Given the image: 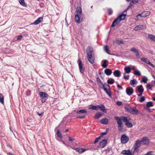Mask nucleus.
<instances>
[{
  "label": "nucleus",
  "mask_w": 155,
  "mask_h": 155,
  "mask_svg": "<svg viewBox=\"0 0 155 155\" xmlns=\"http://www.w3.org/2000/svg\"><path fill=\"white\" fill-rule=\"evenodd\" d=\"M131 69L129 67H125L124 68V70L126 73L127 74L130 73L131 71Z\"/></svg>",
  "instance_id": "bb28decb"
},
{
  "label": "nucleus",
  "mask_w": 155,
  "mask_h": 155,
  "mask_svg": "<svg viewBox=\"0 0 155 155\" xmlns=\"http://www.w3.org/2000/svg\"><path fill=\"white\" fill-rule=\"evenodd\" d=\"M76 14L81 15L82 10L80 7H77L76 8Z\"/></svg>",
  "instance_id": "cd10ccee"
},
{
  "label": "nucleus",
  "mask_w": 155,
  "mask_h": 155,
  "mask_svg": "<svg viewBox=\"0 0 155 155\" xmlns=\"http://www.w3.org/2000/svg\"><path fill=\"white\" fill-rule=\"evenodd\" d=\"M144 155H153L152 154V152H148L146 154H145Z\"/></svg>",
  "instance_id": "680f3d73"
},
{
  "label": "nucleus",
  "mask_w": 155,
  "mask_h": 155,
  "mask_svg": "<svg viewBox=\"0 0 155 155\" xmlns=\"http://www.w3.org/2000/svg\"><path fill=\"white\" fill-rule=\"evenodd\" d=\"M153 102L151 101L148 102L147 103V107H153Z\"/></svg>",
  "instance_id": "37998d69"
},
{
  "label": "nucleus",
  "mask_w": 155,
  "mask_h": 155,
  "mask_svg": "<svg viewBox=\"0 0 155 155\" xmlns=\"http://www.w3.org/2000/svg\"><path fill=\"white\" fill-rule=\"evenodd\" d=\"M148 80L146 78V77L144 76L143 77V79L140 81V82L142 83L143 82L145 83H147V81Z\"/></svg>",
  "instance_id": "79ce46f5"
},
{
  "label": "nucleus",
  "mask_w": 155,
  "mask_h": 155,
  "mask_svg": "<svg viewBox=\"0 0 155 155\" xmlns=\"http://www.w3.org/2000/svg\"><path fill=\"white\" fill-rule=\"evenodd\" d=\"M136 56L138 58L139 57V54L138 51H137L136 53Z\"/></svg>",
  "instance_id": "e2e57ef3"
},
{
  "label": "nucleus",
  "mask_w": 155,
  "mask_h": 155,
  "mask_svg": "<svg viewBox=\"0 0 155 155\" xmlns=\"http://www.w3.org/2000/svg\"><path fill=\"white\" fill-rule=\"evenodd\" d=\"M141 60L142 61H143L146 63L149 64L150 63V60L147 58H141Z\"/></svg>",
  "instance_id": "473e14b6"
},
{
  "label": "nucleus",
  "mask_w": 155,
  "mask_h": 155,
  "mask_svg": "<svg viewBox=\"0 0 155 155\" xmlns=\"http://www.w3.org/2000/svg\"><path fill=\"white\" fill-rule=\"evenodd\" d=\"M107 143V140H103L99 143L98 147L100 148H103L106 146Z\"/></svg>",
  "instance_id": "1a4fd4ad"
},
{
  "label": "nucleus",
  "mask_w": 155,
  "mask_h": 155,
  "mask_svg": "<svg viewBox=\"0 0 155 155\" xmlns=\"http://www.w3.org/2000/svg\"><path fill=\"white\" fill-rule=\"evenodd\" d=\"M37 114L39 116H42L44 114V112H42L41 113H39V112H37Z\"/></svg>",
  "instance_id": "052dcab7"
},
{
  "label": "nucleus",
  "mask_w": 155,
  "mask_h": 155,
  "mask_svg": "<svg viewBox=\"0 0 155 155\" xmlns=\"http://www.w3.org/2000/svg\"><path fill=\"white\" fill-rule=\"evenodd\" d=\"M87 57L89 62L93 64L94 62V57L93 48L90 46H89L86 49Z\"/></svg>",
  "instance_id": "f257e3e1"
},
{
  "label": "nucleus",
  "mask_w": 155,
  "mask_h": 155,
  "mask_svg": "<svg viewBox=\"0 0 155 155\" xmlns=\"http://www.w3.org/2000/svg\"><path fill=\"white\" fill-rule=\"evenodd\" d=\"M127 2L129 1L130 0H126ZM138 0H132V2L133 3H135L137 2Z\"/></svg>",
  "instance_id": "13d9d810"
},
{
  "label": "nucleus",
  "mask_w": 155,
  "mask_h": 155,
  "mask_svg": "<svg viewBox=\"0 0 155 155\" xmlns=\"http://www.w3.org/2000/svg\"><path fill=\"white\" fill-rule=\"evenodd\" d=\"M103 115V113H101L100 112H99L95 114L94 117L96 119H98L102 116Z\"/></svg>",
  "instance_id": "c756f323"
},
{
  "label": "nucleus",
  "mask_w": 155,
  "mask_h": 155,
  "mask_svg": "<svg viewBox=\"0 0 155 155\" xmlns=\"http://www.w3.org/2000/svg\"><path fill=\"white\" fill-rule=\"evenodd\" d=\"M144 28H145V27L143 25H139L136 26L134 28V30L135 31H137Z\"/></svg>",
  "instance_id": "412c9836"
},
{
  "label": "nucleus",
  "mask_w": 155,
  "mask_h": 155,
  "mask_svg": "<svg viewBox=\"0 0 155 155\" xmlns=\"http://www.w3.org/2000/svg\"><path fill=\"white\" fill-rule=\"evenodd\" d=\"M108 12L109 15H111L112 14V11L111 8H109L108 9Z\"/></svg>",
  "instance_id": "6e6d98bb"
},
{
  "label": "nucleus",
  "mask_w": 155,
  "mask_h": 155,
  "mask_svg": "<svg viewBox=\"0 0 155 155\" xmlns=\"http://www.w3.org/2000/svg\"><path fill=\"white\" fill-rule=\"evenodd\" d=\"M114 119L117 121L118 130L121 131L123 127V124L121 121V119L117 116L114 117Z\"/></svg>",
  "instance_id": "7ed1b4c3"
},
{
  "label": "nucleus",
  "mask_w": 155,
  "mask_h": 155,
  "mask_svg": "<svg viewBox=\"0 0 155 155\" xmlns=\"http://www.w3.org/2000/svg\"><path fill=\"white\" fill-rule=\"evenodd\" d=\"M43 18L42 17H40L38 18L37 20H35L33 23L31 24H34L35 25H37L39 24L43 20Z\"/></svg>",
  "instance_id": "f3484780"
},
{
  "label": "nucleus",
  "mask_w": 155,
  "mask_h": 155,
  "mask_svg": "<svg viewBox=\"0 0 155 155\" xmlns=\"http://www.w3.org/2000/svg\"><path fill=\"white\" fill-rule=\"evenodd\" d=\"M102 85L103 86V89H104V88H105L107 89H108V88H110L109 85L108 84H106V83H105L104 84H103Z\"/></svg>",
  "instance_id": "c03bdc74"
},
{
  "label": "nucleus",
  "mask_w": 155,
  "mask_h": 155,
  "mask_svg": "<svg viewBox=\"0 0 155 155\" xmlns=\"http://www.w3.org/2000/svg\"><path fill=\"white\" fill-rule=\"evenodd\" d=\"M89 109H93L95 110H98V105L95 106L93 105H91L89 106Z\"/></svg>",
  "instance_id": "5701e85b"
},
{
  "label": "nucleus",
  "mask_w": 155,
  "mask_h": 155,
  "mask_svg": "<svg viewBox=\"0 0 155 155\" xmlns=\"http://www.w3.org/2000/svg\"><path fill=\"white\" fill-rule=\"evenodd\" d=\"M85 116V115H83L81 116H77V117L79 118H83Z\"/></svg>",
  "instance_id": "0e129e2a"
},
{
  "label": "nucleus",
  "mask_w": 155,
  "mask_h": 155,
  "mask_svg": "<svg viewBox=\"0 0 155 155\" xmlns=\"http://www.w3.org/2000/svg\"><path fill=\"white\" fill-rule=\"evenodd\" d=\"M107 133V131L106 130L105 132L102 133H101V135L99 136L101 137V138L103 137V136L104 135H105Z\"/></svg>",
  "instance_id": "de8ad7c7"
},
{
  "label": "nucleus",
  "mask_w": 155,
  "mask_h": 155,
  "mask_svg": "<svg viewBox=\"0 0 155 155\" xmlns=\"http://www.w3.org/2000/svg\"><path fill=\"white\" fill-rule=\"evenodd\" d=\"M81 15L76 14L75 16V21L77 23H79L81 22L80 18Z\"/></svg>",
  "instance_id": "6ab92c4d"
},
{
  "label": "nucleus",
  "mask_w": 155,
  "mask_h": 155,
  "mask_svg": "<svg viewBox=\"0 0 155 155\" xmlns=\"http://www.w3.org/2000/svg\"><path fill=\"white\" fill-rule=\"evenodd\" d=\"M103 90L109 97H111V93L109 88H108V89H107L105 88H104Z\"/></svg>",
  "instance_id": "c85d7f7f"
},
{
  "label": "nucleus",
  "mask_w": 155,
  "mask_h": 155,
  "mask_svg": "<svg viewBox=\"0 0 155 155\" xmlns=\"http://www.w3.org/2000/svg\"><path fill=\"white\" fill-rule=\"evenodd\" d=\"M141 141L139 140H137L134 145V150L136 152L138 151L139 150L138 148L140 147V145L142 144Z\"/></svg>",
  "instance_id": "6e6552de"
},
{
  "label": "nucleus",
  "mask_w": 155,
  "mask_h": 155,
  "mask_svg": "<svg viewBox=\"0 0 155 155\" xmlns=\"http://www.w3.org/2000/svg\"><path fill=\"white\" fill-rule=\"evenodd\" d=\"M150 13L149 11H144L142 13V15L143 16V17H145L149 16Z\"/></svg>",
  "instance_id": "4be33fe9"
},
{
  "label": "nucleus",
  "mask_w": 155,
  "mask_h": 155,
  "mask_svg": "<svg viewBox=\"0 0 155 155\" xmlns=\"http://www.w3.org/2000/svg\"><path fill=\"white\" fill-rule=\"evenodd\" d=\"M124 78L126 80H128L129 78V75H126L125 74H124Z\"/></svg>",
  "instance_id": "3c124183"
},
{
  "label": "nucleus",
  "mask_w": 155,
  "mask_h": 155,
  "mask_svg": "<svg viewBox=\"0 0 155 155\" xmlns=\"http://www.w3.org/2000/svg\"><path fill=\"white\" fill-rule=\"evenodd\" d=\"M121 143H127L129 140L128 137L125 134L122 135L121 137Z\"/></svg>",
  "instance_id": "39448f33"
},
{
  "label": "nucleus",
  "mask_w": 155,
  "mask_h": 155,
  "mask_svg": "<svg viewBox=\"0 0 155 155\" xmlns=\"http://www.w3.org/2000/svg\"><path fill=\"white\" fill-rule=\"evenodd\" d=\"M132 107H130L129 106L126 105L125 106V109L128 112L130 113Z\"/></svg>",
  "instance_id": "4c0bfd02"
},
{
  "label": "nucleus",
  "mask_w": 155,
  "mask_h": 155,
  "mask_svg": "<svg viewBox=\"0 0 155 155\" xmlns=\"http://www.w3.org/2000/svg\"><path fill=\"white\" fill-rule=\"evenodd\" d=\"M19 2L22 6H24L25 5V3L24 0H19Z\"/></svg>",
  "instance_id": "49530a36"
},
{
  "label": "nucleus",
  "mask_w": 155,
  "mask_h": 155,
  "mask_svg": "<svg viewBox=\"0 0 155 155\" xmlns=\"http://www.w3.org/2000/svg\"><path fill=\"white\" fill-rule=\"evenodd\" d=\"M130 51L132 52L136 53L138 50L135 48H133L130 49Z\"/></svg>",
  "instance_id": "09e8293b"
},
{
  "label": "nucleus",
  "mask_w": 155,
  "mask_h": 155,
  "mask_svg": "<svg viewBox=\"0 0 155 155\" xmlns=\"http://www.w3.org/2000/svg\"><path fill=\"white\" fill-rule=\"evenodd\" d=\"M134 74L136 75L139 76L141 74L140 72L138 70H135L134 71Z\"/></svg>",
  "instance_id": "a18cd8bd"
},
{
  "label": "nucleus",
  "mask_w": 155,
  "mask_h": 155,
  "mask_svg": "<svg viewBox=\"0 0 155 155\" xmlns=\"http://www.w3.org/2000/svg\"><path fill=\"white\" fill-rule=\"evenodd\" d=\"M22 36L21 35H19L17 36V40H19L21 39L22 38Z\"/></svg>",
  "instance_id": "4d7b16f0"
},
{
  "label": "nucleus",
  "mask_w": 155,
  "mask_h": 155,
  "mask_svg": "<svg viewBox=\"0 0 155 155\" xmlns=\"http://www.w3.org/2000/svg\"><path fill=\"white\" fill-rule=\"evenodd\" d=\"M126 93L128 95H130L133 93V89L130 87H128L126 89Z\"/></svg>",
  "instance_id": "9d476101"
},
{
  "label": "nucleus",
  "mask_w": 155,
  "mask_h": 155,
  "mask_svg": "<svg viewBox=\"0 0 155 155\" xmlns=\"http://www.w3.org/2000/svg\"><path fill=\"white\" fill-rule=\"evenodd\" d=\"M78 62L79 71L81 73L83 74L84 72L85 69L83 67V64L79 58L78 59Z\"/></svg>",
  "instance_id": "423d86ee"
},
{
  "label": "nucleus",
  "mask_w": 155,
  "mask_h": 155,
  "mask_svg": "<svg viewBox=\"0 0 155 155\" xmlns=\"http://www.w3.org/2000/svg\"><path fill=\"white\" fill-rule=\"evenodd\" d=\"M128 10V8L126 9L118 17L119 19L120 20V21L123 20L125 19L126 16L127 11Z\"/></svg>",
  "instance_id": "0eeeda50"
},
{
  "label": "nucleus",
  "mask_w": 155,
  "mask_h": 155,
  "mask_svg": "<svg viewBox=\"0 0 155 155\" xmlns=\"http://www.w3.org/2000/svg\"><path fill=\"white\" fill-rule=\"evenodd\" d=\"M107 62L106 60H104L103 61V64L102 65V66L104 68H107Z\"/></svg>",
  "instance_id": "ea45409f"
},
{
  "label": "nucleus",
  "mask_w": 155,
  "mask_h": 155,
  "mask_svg": "<svg viewBox=\"0 0 155 155\" xmlns=\"http://www.w3.org/2000/svg\"><path fill=\"white\" fill-rule=\"evenodd\" d=\"M96 81L100 86H101L103 85V83L101 82V81L99 78H96Z\"/></svg>",
  "instance_id": "58836bf2"
},
{
  "label": "nucleus",
  "mask_w": 155,
  "mask_h": 155,
  "mask_svg": "<svg viewBox=\"0 0 155 155\" xmlns=\"http://www.w3.org/2000/svg\"><path fill=\"white\" fill-rule=\"evenodd\" d=\"M87 113V111L84 109L81 110H79L77 111H76V113L78 114H86Z\"/></svg>",
  "instance_id": "7c9ffc66"
},
{
  "label": "nucleus",
  "mask_w": 155,
  "mask_h": 155,
  "mask_svg": "<svg viewBox=\"0 0 155 155\" xmlns=\"http://www.w3.org/2000/svg\"><path fill=\"white\" fill-rule=\"evenodd\" d=\"M142 144L148 145L149 143V140L146 137H143L141 140Z\"/></svg>",
  "instance_id": "2eb2a0df"
},
{
  "label": "nucleus",
  "mask_w": 155,
  "mask_h": 155,
  "mask_svg": "<svg viewBox=\"0 0 155 155\" xmlns=\"http://www.w3.org/2000/svg\"><path fill=\"white\" fill-rule=\"evenodd\" d=\"M117 87L118 88H120L121 89H123V87L122 86H121L120 85H119V84H117Z\"/></svg>",
  "instance_id": "69168bd1"
},
{
  "label": "nucleus",
  "mask_w": 155,
  "mask_h": 155,
  "mask_svg": "<svg viewBox=\"0 0 155 155\" xmlns=\"http://www.w3.org/2000/svg\"><path fill=\"white\" fill-rule=\"evenodd\" d=\"M130 113L134 115H137L139 113L138 110L135 107H132Z\"/></svg>",
  "instance_id": "ddd939ff"
},
{
  "label": "nucleus",
  "mask_w": 155,
  "mask_h": 155,
  "mask_svg": "<svg viewBox=\"0 0 155 155\" xmlns=\"http://www.w3.org/2000/svg\"><path fill=\"white\" fill-rule=\"evenodd\" d=\"M98 109L99 108H100V109L102 111L105 112L106 113L107 112V110L106 109L105 107L103 105H102V104H101L100 105H98Z\"/></svg>",
  "instance_id": "a211bd4d"
},
{
  "label": "nucleus",
  "mask_w": 155,
  "mask_h": 155,
  "mask_svg": "<svg viewBox=\"0 0 155 155\" xmlns=\"http://www.w3.org/2000/svg\"><path fill=\"white\" fill-rule=\"evenodd\" d=\"M137 83V81L135 79L131 80L130 81V84L131 85L134 87V85L136 84Z\"/></svg>",
  "instance_id": "72a5a7b5"
},
{
  "label": "nucleus",
  "mask_w": 155,
  "mask_h": 155,
  "mask_svg": "<svg viewBox=\"0 0 155 155\" xmlns=\"http://www.w3.org/2000/svg\"><path fill=\"white\" fill-rule=\"evenodd\" d=\"M120 118L123 120L127 127L130 128L132 127V124L130 122V120L131 119L130 118L125 117H122Z\"/></svg>",
  "instance_id": "f03ea898"
},
{
  "label": "nucleus",
  "mask_w": 155,
  "mask_h": 155,
  "mask_svg": "<svg viewBox=\"0 0 155 155\" xmlns=\"http://www.w3.org/2000/svg\"><path fill=\"white\" fill-rule=\"evenodd\" d=\"M114 80L111 78H110L107 80V83L110 84H112L114 83Z\"/></svg>",
  "instance_id": "c9c22d12"
},
{
  "label": "nucleus",
  "mask_w": 155,
  "mask_h": 155,
  "mask_svg": "<svg viewBox=\"0 0 155 155\" xmlns=\"http://www.w3.org/2000/svg\"><path fill=\"white\" fill-rule=\"evenodd\" d=\"M75 149L79 153H82L85 151V149L82 148L80 149L77 148H75Z\"/></svg>",
  "instance_id": "f704fd0d"
},
{
  "label": "nucleus",
  "mask_w": 155,
  "mask_h": 155,
  "mask_svg": "<svg viewBox=\"0 0 155 155\" xmlns=\"http://www.w3.org/2000/svg\"><path fill=\"white\" fill-rule=\"evenodd\" d=\"M104 72L106 74L109 76L111 74L112 72L111 70L109 69H106L104 70Z\"/></svg>",
  "instance_id": "b1692460"
},
{
  "label": "nucleus",
  "mask_w": 155,
  "mask_h": 155,
  "mask_svg": "<svg viewBox=\"0 0 155 155\" xmlns=\"http://www.w3.org/2000/svg\"><path fill=\"white\" fill-rule=\"evenodd\" d=\"M39 95L42 98L41 102L42 103L45 102L48 97V95L45 92H40Z\"/></svg>",
  "instance_id": "20e7f679"
},
{
  "label": "nucleus",
  "mask_w": 155,
  "mask_h": 155,
  "mask_svg": "<svg viewBox=\"0 0 155 155\" xmlns=\"http://www.w3.org/2000/svg\"><path fill=\"white\" fill-rule=\"evenodd\" d=\"M121 74V72L119 70H117L113 72V74L115 77H119Z\"/></svg>",
  "instance_id": "aec40b11"
},
{
  "label": "nucleus",
  "mask_w": 155,
  "mask_h": 155,
  "mask_svg": "<svg viewBox=\"0 0 155 155\" xmlns=\"http://www.w3.org/2000/svg\"><path fill=\"white\" fill-rule=\"evenodd\" d=\"M100 122L101 124L107 125L108 123V119L107 118H104L100 120Z\"/></svg>",
  "instance_id": "dca6fc26"
},
{
  "label": "nucleus",
  "mask_w": 155,
  "mask_h": 155,
  "mask_svg": "<svg viewBox=\"0 0 155 155\" xmlns=\"http://www.w3.org/2000/svg\"><path fill=\"white\" fill-rule=\"evenodd\" d=\"M149 64L151 65L153 67H154V65L153 64L151 63L150 62V63Z\"/></svg>",
  "instance_id": "338daca9"
},
{
  "label": "nucleus",
  "mask_w": 155,
  "mask_h": 155,
  "mask_svg": "<svg viewBox=\"0 0 155 155\" xmlns=\"http://www.w3.org/2000/svg\"><path fill=\"white\" fill-rule=\"evenodd\" d=\"M101 139V137H98L96 138L95 139L94 142V143H96L97 142H98L99 140Z\"/></svg>",
  "instance_id": "864d4df0"
},
{
  "label": "nucleus",
  "mask_w": 155,
  "mask_h": 155,
  "mask_svg": "<svg viewBox=\"0 0 155 155\" xmlns=\"http://www.w3.org/2000/svg\"><path fill=\"white\" fill-rule=\"evenodd\" d=\"M145 100V97L144 96H142L141 97L140 100H139V101L140 102H142L143 101Z\"/></svg>",
  "instance_id": "5fc2aeb1"
},
{
  "label": "nucleus",
  "mask_w": 155,
  "mask_h": 155,
  "mask_svg": "<svg viewBox=\"0 0 155 155\" xmlns=\"http://www.w3.org/2000/svg\"><path fill=\"white\" fill-rule=\"evenodd\" d=\"M68 138L69 141L72 142V143H74L73 144L74 145H76V143L74 142H73V141L75 140V139L74 138L70 137H68Z\"/></svg>",
  "instance_id": "a19ab883"
},
{
  "label": "nucleus",
  "mask_w": 155,
  "mask_h": 155,
  "mask_svg": "<svg viewBox=\"0 0 155 155\" xmlns=\"http://www.w3.org/2000/svg\"><path fill=\"white\" fill-rule=\"evenodd\" d=\"M137 91L139 92H143L144 91V89L143 88L142 85L137 86Z\"/></svg>",
  "instance_id": "393cba45"
},
{
  "label": "nucleus",
  "mask_w": 155,
  "mask_h": 155,
  "mask_svg": "<svg viewBox=\"0 0 155 155\" xmlns=\"http://www.w3.org/2000/svg\"><path fill=\"white\" fill-rule=\"evenodd\" d=\"M56 135L57 136L56 137V139L59 141H61L62 137L60 131L58 129L57 130Z\"/></svg>",
  "instance_id": "9b49d317"
},
{
  "label": "nucleus",
  "mask_w": 155,
  "mask_h": 155,
  "mask_svg": "<svg viewBox=\"0 0 155 155\" xmlns=\"http://www.w3.org/2000/svg\"><path fill=\"white\" fill-rule=\"evenodd\" d=\"M143 92H140V94L138 95V96L141 97L142 96Z\"/></svg>",
  "instance_id": "774afa93"
},
{
  "label": "nucleus",
  "mask_w": 155,
  "mask_h": 155,
  "mask_svg": "<svg viewBox=\"0 0 155 155\" xmlns=\"http://www.w3.org/2000/svg\"><path fill=\"white\" fill-rule=\"evenodd\" d=\"M117 42L118 44H124V42L122 40H117Z\"/></svg>",
  "instance_id": "8fccbe9b"
},
{
  "label": "nucleus",
  "mask_w": 155,
  "mask_h": 155,
  "mask_svg": "<svg viewBox=\"0 0 155 155\" xmlns=\"http://www.w3.org/2000/svg\"><path fill=\"white\" fill-rule=\"evenodd\" d=\"M0 102L3 104H4V101L3 96L1 93H0Z\"/></svg>",
  "instance_id": "e433bc0d"
},
{
  "label": "nucleus",
  "mask_w": 155,
  "mask_h": 155,
  "mask_svg": "<svg viewBox=\"0 0 155 155\" xmlns=\"http://www.w3.org/2000/svg\"><path fill=\"white\" fill-rule=\"evenodd\" d=\"M153 86V85H152L150 84H148L147 85V88H148L149 89H150L152 90V88L151 87Z\"/></svg>",
  "instance_id": "603ef678"
},
{
  "label": "nucleus",
  "mask_w": 155,
  "mask_h": 155,
  "mask_svg": "<svg viewBox=\"0 0 155 155\" xmlns=\"http://www.w3.org/2000/svg\"><path fill=\"white\" fill-rule=\"evenodd\" d=\"M104 50L105 52L109 54H110V51L109 49V48L108 46L106 45L104 47Z\"/></svg>",
  "instance_id": "2f4dec72"
},
{
  "label": "nucleus",
  "mask_w": 155,
  "mask_h": 155,
  "mask_svg": "<svg viewBox=\"0 0 155 155\" xmlns=\"http://www.w3.org/2000/svg\"><path fill=\"white\" fill-rule=\"evenodd\" d=\"M117 105L120 106L122 104V103L120 101H118L117 102Z\"/></svg>",
  "instance_id": "bf43d9fd"
},
{
  "label": "nucleus",
  "mask_w": 155,
  "mask_h": 155,
  "mask_svg": "<svg viewBox=\"0 0 155 155\" xmlns=\"http://www.w3.org/2000/svg\"><path fill=\"white\" fill-rule=\"evenodd\" d=\"M121 153L125 155H134V153L130 150H124L122 151Z\"/></svg>",
  "instance_id": "f8f14e48"
},
{
  "label": "nucleus",
  "mask_w": 155,
  "mask_h": 155,
  "mask_svg": "<svg viewBox=\"0 0 155 155\" xmlns=\"http://www.w3.org/2000/svg\"><path fill=\"white\" fill-rule=\"evenodd\" d=\"M148 37L151 41L155 42V35L153 34H149L148 35Z\"/></svg>",
  "instance_id": "a878e982"
},
{
  "label": "nucleus",
  "mask_w": 155,
  "mask_h": 155,
  "mask_svg": "<svg viewBox=\"0 0 155 155\" xmlns=\"http://www.w3.org/2000/svg\"><path fill=\"white\" fill-rule=\"evenodd\" d=\"M120 21V20L119 18L117 17L116 19H115L111 25V27H113L119 24Z\"/></svg>",
  "instance_id": "4468645a"
}]
</instances>
